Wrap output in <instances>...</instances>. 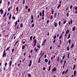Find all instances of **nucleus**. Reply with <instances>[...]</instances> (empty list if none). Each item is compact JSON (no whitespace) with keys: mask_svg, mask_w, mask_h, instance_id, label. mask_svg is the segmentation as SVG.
I'll use <instances>...</instances> for the list:
<instances>
[{"mask_svg":"<svg viewBox=\"0 0 77 77\" xmlns=\"http://www.w3.org/2000/svg\"><path fill=\"white\" fill-rule=\"evenodd\" d=\"M35 39V36H34L33 39L34 40V43H33V47H35L36 45V40Z\"/></svg>","mask_w":77,"mask_h":77,"instance_id":"f257e3e1","label":"nucleus"},{"mask_svg":"<svg viewBox=\"0 0 77 77\" xmlns=\"http://www.w3.org/2000/svg\"><path fill=\"white\" fill-rule=\"evenodd\" d=\"M74 75L75 77H76V74H77V72L76 70H75L74 72Z\"/></svg>","mask_w":77,"mask_h":77,"instance_id":"20e7f679","label":"nucleus"},{"mask_svg":"<svg viewBox=\"0 0 77 77\" xmlns=\"http://www.w3.org/2000/svg\"><path fill=\"white\" fill-rule=\"evenodd\" d=\"M20 27H21V28H23V23H21V24L20 25Z\"/></svg>","mask_w":77,"mask_h":77,"instance_id":"2eb2a0df","label":"nucleus"},{"mask_svg":"<svg viewBox=\"0 0 77 77\" xmlns=\"http://www.w3.org/2000/svg\"><path fill=\"white\" fill-rule=\"evenodd\" d=\"M72 22H73V20H72V19L71 20H70L69 21L68 23V24L69 25H70L71 24H72Z\"/></svg>","mask_w":77,"mask_h":77,"instance_id":"7ed1b4c3","label":"nucleus"},{"mask_svg":"<svg viewBox=\"0 0 77 77\" xmlns=\"http://www.w3.org/2000/svg\"><path fill=\"white\" fill-rule=\"evenodd\" d=\"M39 51V49H37L35 51V52H37V51Z\"/></svg>","mask_w":77,"mask_h":77,"instance_id":"58836bf2","label":"nucleus"},{"mask_svg":"<svg viewBox=\"0 0 77 77\" xmlns=\"http://www.w3.org/2000/svg\"><path fill=\"white\" fill-rule=\"evenodd\" d=\"M44 52H43L42 53V55L41 57H42V56H43L44 55Z\"/></svg>","mask_w":77,"mask_h":77,"instance_id":"3c124183","label":"nucleus"},{"mask_svg":"<svg viewBox=\"0 0 77 77\" xmlns=\"http://www.w3.org/2000/svg\"><path fill=\"white\" fill-rule=\"evenodd\" d=\"M6 14H7V12H5V13L4 14V15L3 16V17H5V16H6Z\"/></svg>","mask_w":77,"mask_h":77,"instance_id":"c756f323","label":"nucleus"},{"mask_svg":"<svg viewBox=\"0 0 77 77\" xmlns=\"http://www.w3.org/2000/svg\"><path fill=\"white\" fill-rule=\"evenodd\" d=\"M31 19H32V20L33 19V15H31Z\"/></svg>","mask_w":77,"mask_h":77,"instance_id":"473e14b6","label":"nucleus"},{"mask_svg":"<svg viewBox=\"0 0 77 77\" xmlns=\"http://www.w3.org/2000/svg\"><path fill=\"white\" fill-rule=\"evenodd\" d=\"M12 8V6H11L10 8V7H9L8 8V11H10V9H11V8Z\"/></svg>","mask_w":77,"mask_h":77,"instance_id":"b1692460","label":"nucleus"},{"mask_svg":"<svg viewBox=\"0 0 77 77\" xmlns=\"http://www.w3.org/2000/svg\"><path fill=\"white\" fill-rule=\"evenodd\" d=\"M13 20H15V16H13Z\"/></svg>","mask_w":77,"mask_h":77,"instance_id":"bf43d9fd","label":"nucleus"},{"mask_svg":"<svg viewBox=\"0 0 77 77\" xmlns=\"http://www.w3.org/2000/svg\"><path fill=\"white\" fill-rule=\"evenodd\" d=\"M12 60H10V62H9V66H11V65H12Z\"/></svg>","mask_w":77,"mask_h":77,"instance_id":"6e6552de","label":"nucleus"},{"mask_svg":"<svg viewBox=\"0 0 77 77\" xmlns=\"http://www.w3.org/2000/svg\"><path fill=\"white\" fill-rule=\"evenodd\" d=\"M16 9L17 11V14H18V7H17L16 8Z\"/></svg>","mask_w":77,"mask_h":77,"instance_id":"dca6fc26","label":"nucleus"},{"mask_svg":"<svg viewBox=\"0 0 77 77\" xmlns=\"http://www.w3.org/2000/svg\"><path fill=\"white\" fill-rule=\"evenodd\" d=\"M23 44H25L26 43V40H25V39H23Z\"/></svg>","mask_w":77,"mask_h":77,"instance_id":"9b49d317","label":"nucleus"},{"mask_svg":"<svg viewBox=\"0 0 77 77\" xmlns=\"http://www.w3.org/2000/svg\"><path fill=\"white\" fill-rule=\"evenodd\" d=\"M69 32V30L68 29L66 32V34H68Z\"/></svg>","mask_w":77,"mask_h":77,"instance_id":"f8f14e48","label":"nucleus"},{"mask_svg":"<svg viewBox=\"0 0 77 77\" xmlns=\"http://www.w3.org/2000/svg\"><path fill=\"white\" fill-rule=\"evenodd\" d=\"M53 8H52L51 9H52V13H51V14H53L54 13V10L53 9H52Z\"/></svg>","mask_w":77,"mask_h":77,"instance_id":"4be33fe9","label":"nucleus"},{"mask_svg":"<svg viewBox=\"0 0 77 77\" xmlns=\"http://www.w3.org/2000/svg\"><path fill=\"white\" fill-rule=\"evenodd\" d=\"M48 60H47V59H45V62H48Z\"/></svg>","mask_w":77,"mask_h":77,"instance_id":"a19ab883","label":"nucleus"},{"mask_svg":"<svg viewBox=\"0 0 77 77\" xmlns=\"http://www.w3.org/2000/svg\"><path fill=\"white\" fill-rule=\"evenodd\" d=\"M60 6H61V4H59L57 7V9H59V8H60Z\"/></svg>","mask_w":77,"mask_h":77,"instance_id":"412c9836","label":"nucleus"},{"mask_svg":"<svg viewBox=\"0 0 77 77\" xmlns=\"http://www.w3.org/2000/svg\"><path fill=\"white\" fill-rule=\"evenodd\" d=\"M57 38H58V37H59V34H57Z\"/></svg>","mask_w":77,"mask_h":77,"instance_id":"e2e57ef3","label":"nucleus"},{"mask_svg":"<svg viewBox=\"0 0 77 77\" xmlns=\"http://www.w3.org/2000/svg\"><path fill=\"white\" fill-rule=\"evenodd\" d=\"M63 37V36H62V34H61V35L59 37V39H60L61 38H62Z\"/></svg>","mask_w":77,"mask_h":77,"instance_id":"ddd939ff","label":"nucleus"},{"mask_svg":"<svg viewBox=\"0 0 77 77\" xmlns=\"http://www.w3.org/2000/svg\"><path fill=\"white\" fill-rule=\"evenodd\" d=\"M66 15H67V17H69V13H67Z\"/></svg>","mask_w":77,"mask_h":77,"instance_id":"0e129e2a","label":"nucleus"},{"mask_svg":"<svg viewBox=\"0 0 77 77\" xmlns=\"http://www.w3.org/2000/svg\"><path fill=\"white\" fill-rule=\"evenodd\" d=\"M72 29V31H75V26H74V27H73Z\"/></svg>","mask_w":77,"mask_h":77,"instance_id":"a211bd4d","label":"nucleus"},{"mask_svg":"<svg viewBox=\"0 0 77 77\" xmlns=\"http://www.w3.org/2000/svg\"><path fill=\"white\" fill-rule=\"evenodd\" d=\"M67 51H69V47L68 46L67 48Z\"/></svg>","mask_w":77,"mask_h":77,"instance_id":"37998d69","label":"nucleus"},{"mask_svg":"<svg viewBox=\"0 0 77 77\" xmlns=\"http://www.w3.org/2000/svg\"><path fill=\"white\" fill-rule=\"evenodd\" d=\"M65 57V54H64L63 56V58H62L63 60H64Z\"/></svg>","mask_w":77,"mask_h":77,"instance_id":"4468645a","label":"nucleus"},{"mask_svg":"<svg viewBox=\"0 0 77 77\" xmlns=\"http://www.w3.org/2000/svg\"><path fill=\"white\" fill-rule=\"evenodd\" d=\"M40 16H42V12H40L39 13Z\"/></svg>","mask_w":77,"mask_h":77,"instance_id":"052dcab7","label":"nucleus"},{"mask_svg":"<svg viewBox=\"0 0 77 77\" xmlns=\"http://www.w3.org/2000/svg\"><path fill=\"white\" fill-rule=\"evenodd\" d=\"M71 39H69L68 40V42L69 44H71Z\"/></svg>","mask_w":77,"mask_h":77,"instance_id":"f3484780","label":"nucleus"},{"mask_svg":"<svg viewBox=\"0 0 77 77\" xmlns=\"http://www.w3.org/2000/svg\"><path fill=\"white\" fill-rule=\"evenodd\" d=\"M74 43H73L72 45V46H71V48H73V47H74Z\"/></svg>","mask_w":77,"mask_h":77,"instance_id":"aec40b11","label":"nucleus"},{"mask_svg":"<svg viewBox=\"0 0 77 77\" xmlns=\"http://www.w3.org/2000/svg\"><path fill=\"white\" fill-rule=\"evenodd\" d=\"M34 26H35V24L34 23H33L31 27H34Z\"/></svg>","mask_w":77,"mask_h":77,"instance_id":"2f4dec72","label":"nucleus"},{"mask_svg":"<svg viewBox=\"0 0 77 77\" xmlns=\"http://www.w3.org/2000/svg\"><path fill=\"white\" fill-rule=\"evenodd\" d=\"M49 23V20H48L47 21V24H48V23Z\"/></svg>","mask_w":77,"mask_h":77,"instance_id":"864d4df0","label":"nucleus"},{"mask_svg":"<svg viewBox=\"0 0 77 77\" xmlns=\"http://www.w3.org/2000/svg\"><path fill=\"white\" fill-rule=\"evenodd\" d=\"M75 64H74L73 65V70H74L75 69Z\"/></svg>","mask_w":77,"mask_h":77,"instance_id":"cd10ccee","label":"nucleus"},{"mask_svg":"<svg viewBox=\"0 0 77 77\" xmlns=\"http://www.w3.org/2000/svg\"><path fill=\"white\" fill-rule=\"evenodd\" d=\"M50 69H51V66H49V68L48 70V71H50Z\"/></svg>","mask_w":77,"mask_h":77,"instance_id":"e433bc0d","label":"nucleus"},{"mask_svg":"<svg viewBox=\"0 0 77 77\" xmlns=\"http://www.w3.org/2000/svg\"><path fill=\"white\" fill-rule=\"evenodd\" d=\"M45 12V11L44 10H43L42 11V14H45L44 12Z\"/></svg>","mask_w":77,"mask_h":77,"instance_id":"09e8293b","label":"nucleus"},{"mask_svg":"<svg viewBox=\"0 0 77 77\" xmlns=\"http://www.w3.org/2000/svg\"><path fill=\"white\" fill-rule=\"evenodd\" d=\"M19 41V40H18L15 43V44H16Z\"/></svg>","mask_w":77,"mask_h":77,"instance_id":"603ef678","label":"nucleus"},{"mask_svg":"<svg viewBox=\"0 0 77 77\" xmlns=\"http://www.w3.org/2000/svg\"><path fill=\"white\" fill-rule=\"evenodd\" d=\"M33 19H32L31 20V23H33Z\"/></svg>","mask_w":77,"mask_h":77,"instance_id":"774afa93","label":"nucleus"},{"mask_svg":"<svg viewBox=\"0 0 77 77\" xmlns=\"http://www.w3.org/2000/svg\"><path fill=\"white\" fill-rule=\"evenodd\" d=\"M74 8L75 10H77V7H74Z\"/></svg>","mask_w":77,"mask_h":77,"instance_id":"5fc2aeb1","label":"nucleus"},{"mask_svg":"<svg viewBox=\"0 0 77 77\" xmlns=\"http://www.w3.org/2000/svg\"><path fill=\"white\" fill-rule=\"evenodd\" d=\"M60 62L61 64H62V63L63 62V60H61V61H60Z\"/></svg>","mask_w":77,"mask_h":77,"instance_id":"49530a36","label":"nucleus"},{"mask_svg":"<svg viewBox=\"0 0 77 77\" xmlns=\"http://www.w3.org/2000/svg\"><path fill=\"white\" fill-rule=\"evenodd\" d=\"M56 71V67H54L53 69H52V72H54V71Z\"/></svg>","mask_w":77,"mask_h":77,"instance_id":"423d86ee","label":"nucleus"},{"mask_svg":"<svg viewBox=\"0 0 77 77\" xmlns=\"http://www.w3.org/2000/svg\"><path fill=\"white\" fill-rule=\"evenodd\" d=\"M6 66H7V62H6L5 64V67H6Z\"/></svg>","mask_w":77,"mask_h":77,"instance_id":"4d7b16f0","label":"nucleus"},{"mask_svg":"<svg viewBox=\"0 0 77 77\" xmlns=\"http://www.w3.org/2000/svg\"><path fill=\"white\" fill-rule=\"evenodd\" d=\"M23 5L25 4V0H23Z\"/></svg>","mask_w":77,"mask_h":77,"instance_id":"4c0bfd02","label":"nucleus"},{"mask_svg":"<svg viewBox=\"0 0 77 77\" xmlns=\"http://www.w3.org/2000/svg\"><path fill=\"white\" fill-rule=\"evenodd\" d=\"M67 57L68 58H69V52L68 53Z\"/></svg>","mask_w":77,"mask_h":77,"instance_id":"72a5a7b5","label":"nucleus"},{"mask_svg":"<svg viewBox=\"0 0 77 77\" xmlns=\"http://www.w3.org/2000/svg\"><path fill=\"white\" fill-rule=\"evenodd\" d=\"M25 48V46L23 45L22 47V50H24Z\"/></svg>","mask_w":77,"mask_h":77,"instance_id":"c85d7f7f","label":"nucleus"},{"mask_svg":"<svg viewBox=\"0 0 77 77\" xmlns=\"http://www.w3.org/2000/svg\"><path fill=\"white\" fill-rule=\"evenodd\" d=\"M71 36V34H69L67 37V39H69L70 38V37Z\"/></svg>","mask_w":77,"mask_h":77,"instance_id":"5701e85b","label":"nucleus"},{"mask_svg":"<svg viewBox=\"0 0 77 77\" xmlns=\"http://www.w3.org/2000/svg\"><path fill=\"white\" fill-rule=\"evenodd\" d=\"M19 27H20V25H18L17 27V29H19Z\"/></svg>","mask_w":77,"mask_h":77,"instance_id":"8fccbe9b","label":"nucleus"},{"mask_svg":"<svg viewBox=\"0 0 77 77\" xmlns=\"http://www.w3.org/2000/svg\"><path fill=\"white\" fill-rule=\"evenodd\" d=\"M53 15L51 16L50 17V19H53Z\"/></svg>","mask_w":77,"mask_h":77,"instance_id":"6e6d98bb","label":"nucleus"},{"mask_svg":"<svg viewBox=\"0 0 77 77\" xmlns=\"http://www.w3.org/2000/svg\"><path fill=\"white\" fill-rule=\"evenodd\" d=\"M31 65H32V60H30L29 61V67H30V66H31Z\"/></svg>","mask_w":77,"mask_h":77,"instance_id":"0eeeda50","label":"nucleus"},{"mask_svg":"<svg viewBox=\"0 0 77 77\" xmlns=\"http://www.w3.org/2000/svg\"><path fill=\"white\" fill-rule=\"evenodd\" d=\"M57 61L59 62V56H58L57 57Z\"/></svg>","mask_w":77,"mask_h":77,"instance_id":"c03bdc74","label":"nucleus"},{"mask_svg":"<svg viewBox=\"0 0 77 77\" xmlns=\"http://www.w3.org/2000/svg\"><path fill=\"white\" fill-rule=\"evenodd\" d=\"M72 7H73L72 5H71L70 6V9L71 11H72V9H72Z\"/></svg>","mask_w":77,"mask_h":77,"instance_id":"7c9ffc66","label":"nucleus"},{"mask_svg":"<svg viewBox=\"0 0 77 77\" xmlns=\"http://www.w3.org/2000/svg\"><path fill=\"white\" fill-rule=\"evenodd\" d=\"M11 48V46L8 47V48H7L6 49V51H7L8 50V51H9V50H10V49H9V48Z\"/></svg>","mask_w":77,"mask_h":77,"instance_id":"9d476101","label":"nucleus"},{"mask_svg":"<svg viewBox=\"0 0 77 77\" xmlns=\"http://www.w3.org/2000/svg\"><path fill=\"white\" fill-rule=\"evenodd\" d=\"M65 72L63 71L62 73V75H63V74H65Z\"/></svg>","mask_w":77,"mask_h":77,"instance_id":"13d9d810","label":"nucleus"},{"mask_svg":"<svg viewBox=\"0 0 77 77\" xmlns=\"http://www.w3.org/2000/svg\"><path fill=\"white\" fill-rule=\"evenodd\" d=\"M46 41H47V39L45 38L44 40V42H43L44 43H45V42H46Z\"/></svg>","mask_w":77,"mask_h":77,"instance_id":"ea45409f","label":"nucleus"},{"mask_svg":"<svg viewBox=\"0 0 77 77\" xmlns=\"http://www.w3.org/2000/svg\"><path fill=\"white\" fill-rule=\"evenodd\" d=\"M12 17V14H11L10 15L9 17V20H10V19H11V17Z\"/></svg>","mask_w":77,"mask_h":77,"instance_id":"393cba45","label":"nucleus"},{"mask_svg":"<svg viewBox=\"0 0 77 77\" xmlns=\"http://www.w3.org/2000/svg\"><path fill=\"white\" fill-rule=\"evenodd\" d=\"M60 21H59V23H59V26H60Z\"/></svg>","mask_w":77,"mask_h":77,"instance_id":"69168bd1","label":"nucleus"},{"mask_svg":"<svg viewBox=\"0 0 77 77\" xmlns=\"http://www.w3.org/2000/svg\"><path fill=\"white\" fill-rule=\"evenodd\" d=\"M56 37H57L56 35H55L54 36L53 39H54V40L55 39H56Z\"/></svg>","mask_w":77,"mask_h":77,"instance_id":"f704fd0d","label":"nucleus"},{"mask_svg":"<svg viewBox=\"0 0 77 77\" xmlns=\"http://www.w3.org/2000/svg\"><path fill=\"white\" fill-rule=\"evenodd\" d=\"M57 26V23L56 22H55L54 23V26L55 27H56Z\"/></svg>","mask_w":77,"mask_h":77,"instance_id":"1a4fd4ad","label":"nucleus"},{"mask_svg":"<svg viewBox=\"0 0 77 77\" xmlns=\"http://www.w3.org/2000/svg\"><path fill=\"white\" fill-rule=\"evenodd\" d=\"M14 51V49L13 48L12 50V53H13Z\"/></svg>","mask_w":77,"mask_h":77,"instance_id":"680f3d73","label":"nucleus"},{"mask_svg":"<svg viewBox=\"0 0 77 77\" xmlns=\"http://www.w3.org/2000/svg\"><path fill=\"white\" fill-rule=\"evenodd\" d=\"M66 23V20H64L63 22V24H65Z\"/></svg>","mask_w":77,"mask_h":77,"instance_id":"c9c22d12","label":"nucleus"},{"mask_svg":"<svg viewBox=\"0 0 77 77\" xmlns=\"http://www.w3.org/2000/svg\"><path fill=\"white\" fill-rule=\"evenodd\" d=\"M18 21H17L15 22V26H17V24H18Z\"/></svg>","mask_w":77,"mask_h":77,"instance_id":"a878e982","label":"nucleus"},{"mask_svg":"<svg viewBox=\"0 0 77 77\" xmlns=\"http://www.w3.org/2000/svg\"><path fill=\"white\" fill-rule=\"evenodd\" d=\"M10 3H11L10 1L8 2V6H9V5H10Z\"/></svg>","mask_w":77,"mask_h":77,"instance_id":"de8ad7c7","label":"nucleus"},{"mask_svg":"<svg viewBox=\"0 0 77 77\" xmlns=\"http://www.w3.org/2000/svg\"><path fill=\"white\" fill-rule=\"evenodd\" d=\"M28 77H31V75L30 74H29L28 75Z\"/></svg>","mask_w":77,"mask_h":77,"instance_id":"79ce46f5","label":"nucleus"},{"mask_svg":"<svg viewBox=\"0 0 77 77\" xmlns=\"http://www.w3.org/2000/svg\"><path fill=\"white\" fill-rule=\"evenodd\" d=\"M37 47L38 48H40V47H41L40 46L38 45H37Z\"/></svg>","mask_w":77,"mask_h":77,"instance_id":"338daca9","label":"nucleus"},{"mask_svg":"<svg viewBox=\"0 0 77 77\" xmlns=\"http://www.w3.org/2000/svg\"><path fill=\"white\" fill-rule=\"evenodd\" d=\"M3 57H6V50H5L3 51V53L2 54Z\"/></svg>","mask_w":77,"mask_h":77,"instance_id":"f03ea898","label":"nucleus"},{"mask_svg":"<svg viewBox=\"0 0 77 77\" xmlns=\"http://www.w3.org/2000/svg\"><path fill=\"white\" fill-rule=\"evenodd\" d=\"M18 21H17L15 22V26H17V24H18Z\"/></svg>","mask_w":77,"mask_h":77,"instance_id":"bb28decb","label":"nucleus"},{"mask_svg":"<svg viewBox=\"0 0 77 77\" xmlns=\"http://www.w3.org/2000/svg\"><path fill=\"white\" fill-rule=\"evenodd\" d=\"M32 36H31L30 37V41H32Z\"/></svg>","mask_w":77,"mask_h":77,"instance_id":"a18cd8bd","label":"nucleus"},{"mask_svg":"<svg viewBox=\"0 0 77 77\" xmlns=\"http://www.w3.org/2000/svg\"><path fill=\"white\" fill-rule=\"evenodd\" d=\"M57 13H55L54 14V17H55V18H56V17H57Z\"/></svg>","mask_w":77,"mask_h":77,"instance_id":"6ab92c4d","label":"nucleus"},{"mask_svg":"<svg viewBox=\"0 0 77 77\" xmlns=\"http://www.w3.org/2000/svg\"><path fill=\"white\" fill-rule=\"evenodd\" d=\"M0 12H1V14L2 15L3 14V10H2V8L0 10Z\"/></svg>","mask_w":77,"mask_h":77,"instance_id":"39448f33","label":"nucleus"}]
</instances>
